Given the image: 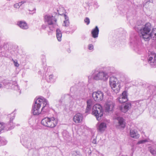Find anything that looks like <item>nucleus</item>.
I'll list each match as a JSON object with an SVG mask.
<instances>
[{
	"mask_svg": "<svg viewBox=\"0 0 156 156\" xmlns=\"http://www.w3.org/2000/svg\"><path fill=\"white\" fill-rule=\"evenodd\" d=\"M91 74L92 76H90L88 77L89 81H90L92 78L96 80L105 81L107 80L109 77L108 73L103 71L94 70L92 72Z\"/></svg>",
	"mask_w": 156,
	"mask_h": 156,
	"instance_id": "obj_1",
	"label": "nucleus"
},
{
	"mask_svg": "<svg viewBox=\"0 0 156 156\" xmlns=\"http://www.w3.org/2000/svg\"><path fill=\"white\" fill-rule=\"evenodd\" d=\"M151 25L149 23H147L140 29V37L145 41H148L151 37Z\"/></svg>",
	"mask_w": 156,
	"mask_h": 156,
	"instance_id": "obj_2",
	"label": "nucleus"
},
{
	"mask_svg": "<svg viewBox=\"0 0 156 156\" xmlns=\"http://www.w3.org/2000/svg\"><path fill=\"white\" fill-rule=\"evenodd\" d=\"M103 113L102 107L100 105L97 104L93 106L92 114L95 116L98 120L99 121L101 119Z\"/></svg>",
	"mask_w": 156,
	"mask_h": 156,
	"instance_id": "obj_3",
	"label": "nucleus"
},
{
	"mask_svg": "<svg viewBox=\"0 0 156 156\" xmlns=\"http://www.w3.org/2000/svg\"><path fill=\"white\" fill-rule=\"evenodd\" d=\"M44 22L49 26L50 29L51 30H53L54 27H56V20L52 16L46 15L45 16Z\"/></svg>",
	"mask_w": 156,
	"mask_h": 156,
	"instance_id": "obj_4",
	"label": "nucleus"
},
{
	"mask_svg": "<svg viewBox=\"0 0 156 156\" xmlns=\"http://www.w3.org/2000/svg\"><path fill=\"white\" fill-rule=\"evenodd\" d=\"M117 79L114 77L112 76L110 78L109 84L112 88L116 93L119 92L120 89V85L117 83Z\"/></svg>",
	"mask_w": 156,
	"mask_h": 156,
	"instance_id": "obj_5",
	"label": "nucleus"
},
{
	"mask_svg": "<svg viewBox=\"0 0 156 156\" xmlns=\"http://www.w3.org/2000/svg\"><path fill=\"white\" fill-rule=\"evenodd\" d=\"M35 103L37 105L39 104L40 107L42 105L43 107L41 109V111L44 110V112L46 111L48 107V105L47 100L43 97H40L38 98L36 100L35 99Z\"/></svg>",
	"mask_w": 156,
	"mask_h": 156,
	"instance_id": "obj_6",
	"label": "nucleus"
},
{
	"mask_svg": "<svg viewBox=\"0 0 156 156\" xmlns=\"http://www.w3.org/2000/svg\"><path fill=\"white\" fill-rule=\"evenodd\" d=\"M148 62L152 67H156V54L151 52L148 57Z\"/></svg>",
	"mask_w": 156,
	"mask_h": 156,
	"instance_id": "obj_7",
	"label": "nucleus"
},
{
	"mask_svg": "<svg viewBox=\"0 0 156 156\" xmlns=\"http://www.w3.org/2000/svg\"><path fill=\"white\" fill-rule=\"evenodd\" d=\"M115 105V104L113 101L109 100H108L104 105L105 111L108 112L112 111Z\"/></svg>",
	"mask_w": 156,
	"mask_h": 156,
	"instance_id": "obj_8",
	"label": "nucleus"
},
{
	"mask_svg": "<svg viewBox=\"0 0 156 156\" xmlns=\"http://www.w3.org/2000/svg\"><path fill=\"white\" fill-rule=\"evenodd\" d=\"M92 96L95 101L99 102L103 100L104 94L101 91H98L93 93Z\"/></svg>",
	"mask_w": 156,
	"mask_h": 156,
	"instance_id": "obj_9",
	"label": "nucleus"
},
{
	"mask_svg": "<svg viewBox=\"0 0 156 156\" xmlns=\"http://www.w3.org/2000/svg\"><path fill=\"white\" fill-rule=\"evenodd\" d=\"M40 105L39 104L37 105L34 103V105H33L32 109V112L34 115H37L41 113L42 111L41 110V111H40Z\"/></svg>",
	"mask_w": 156,
	"mask_h": 156,
	"instance_id": "obj_10",
	"label": "nucleus"
},
{
	"mask_svg": "<svg viewBox=\"0 0 156 156\" xmlns=\"http://www.w3.org/2000/svg\"><path fill=\"white\" fill-rule=\"evenodd\" d=\"M119 102L121 103L126 102L128 99L127 97V92L126 91H124L119 97L118 98Z\"/></svg>",
	"mask_w": 156,
	"mask_h": 156,
	"instance_id": "obj_11",
	"label": "nucleus"
},
{
	"mask_svg": "<svg viewBox=\"0 0 156 156\" xmlns=\"http://www.w3.org/2000/svg\"><path fill=\"white\" fill-rule=\"evenodd\" d=\"M49 120L48 127L54 128L56 126L58 122L56 118L54 117L49 118Z\"/></svg>",
	"mask_w": 156,
	"mask_h": 156,
	"instance_id": "obj_12",
	"label": "nucleus"
},
{
	"mask_svg": "<svg viewBox=\"0 0 156 156\" xmlns=\"http://www.w3.org/2000/svg\"><path fill=\"white\" fill-rule=\"evenodd\" d=\"M82 115L80 113H78L74 116L73 118V120L76 123H80L82 121Z\"/></svg>",
	"mask_w": 156,
	"mask_h": 156,
	"instance_id": "obj_13",
	"label": "nucleus"
},
{
	"mask_svg": "<svg viewBox=\"0 0 156 156\" xmlns=\"http://www.w3.org/2000/svg\"><path fill=\"white\" fill-rule=\"evenodd\" d=\"M131 107V104L130 103H127L125 105L121 106L120 109V110L124 113L126 112Z\"/></svg>",
	"mask_w": 156,
	"mask_h": 156,
	"instance_id": "obj_14",
	"label": "nucleus"
},
{
	"mask_svg": "<svg viewBox=\"0 0 156 156\" xmlns=\"http://www.w3.org/2000/svg\"><path fill=\"white\" fill-rule=\"evenodd\" d=\"M106 127V123L105 122H102L98 124L97 129L100 132H102L104 131Z\"/></svg>",
	"mask_w": 156,
	"mask_h": 156,
	"instance_id": "obj_15",
	"label": "nucleus"
},
{
	"mask_svg": "<svg viewBox=\"0 0 156 156\" xmlns=\"http://www.w3.org/2000/svg\"><path fill=\"white\" fill-rule=\"evenodd\" d=\"M130 135L131 137L137 139L138 138L140 135L138 133L137 131L136 130L131 129L130 131Z\"/></svg>",
	"mask_w": 156,
	"mask_h": 156,
	"instance_id": "obj_16",
	"label": "nucleus"
},
{
	"mask_svg": "<svg viewBox=\"0 0 156 156\" xmlns=\"http://www.w3.org/2000/svg\"><path fill=\"white\" fill-rule=\"evenodd\" d=\"M17 24L21 29L26 30L28 28V26L27 23L23 21H19L17 22Z\"/></svg>",
	"mask_w": 156,
	"mask_h": 156,
	"instance_id": "obj_17",
	"label": "nucleus"
},
{
	"mask_svg": "<svg viewBox=\"0 0 156 156\" xmlns=\"http://www.w3.org/2000/svg\"><path fill=\"white\" fill-rule=\"evenodd\" d=\"M99 30L97 26H96L95 28L93 29L91 31V34L93 37L97 38L98 36Z\"/></svg>",
	"mask_w": 156,
	"mask_h": 156,
	"instance_id": "obj_18",
	"label": "nucleus"
},
{
	"mask_svg": "<svg viewBox=\"0 0 156 156\" xmlns=\"http://www.w3.org/2000/svg\"><path fill=\"white\" fill-rule=\"evenodd\" d=\"M118 120L119 126L122 128H124L125 126V122L124 119L122 117L118 118Z\"/></svg>",
	"mask_w": 156,
	"mask_h": 156,
	"instance_id": "obj_19",
	"label": "nucleus"
},
{
	"mask_svg": "<svg viewBox=\"0 0 156 156\" xmlns=\"http://www.w3.org/2000/svg\"><path fill=\"white\" fill-rule=\"evenodd\" d=\"M87 106L85 112L88 113L91 109L92 106V102L90 100H89L87 101Z\"/></svg>",
	"mask_w": 156,
	"mask_h": 156,
	"instance_id": "obj_20",
	"label": "nucleus"
},
{
	"mask_svg": "<svg viewBox=\"0 0 156 156\" xmlns=\"http://www.w3.org/2000/svg\"><path fill=\"white\" fill-rule=\"evenodd\" d=\"M49 121V118H45L42 120L41 123L44 126L48 127V123Z\"/></svg>",
	"mask_w": 156,
	"mask_h": 156,
	"instance_id": "obj_21",
	"label": "nucleus"
},
{
	"mask_svg": "<svg viewBox=\"0 0 156 156\" xmlns=\"http://www.w3.org/2000/svg\"><path fill=\"white\" fill-rule=\"evenodd\" d=\"M56 36L58 40L60 41L62 40V33L61 30L58 29L56 30Z\"/></svg>",
	"mask_w": 156,
	"mask_h": 156,
	"instance_id": "obj_22",
	"label": "nucleus"
},
{
	"mask_svg": "<svg viewBox=\"0 0 156 156\" xmlns=\"http://www.w3.org/2000/svg\"><path fill=\"white\" fill-rule=\"evenodd\" d=\"M151 37L154 40H156V28L152 29L151 32Z\"/></svg>",
	"mask_w": 156,
	"mask_h": 156,
	"instance_id": "obj_23",
	"label": "nucleus"
},
{
	"mask_svg": "<svg viewBox=\"0 0 156 156\" xmlns=\"http://www.w3.org/2000/svg\"><path fill=\"white\" fill-rule=\"evenodd\" d=\"M64 15L65 18V20L64 21L63 26L66 27H68L69 26V24L68 18L66 16V14Z\"/></svg>",
	"mask_w": 156,
	"mask_h": 156,
	"instance_id": "obj_24",
	"label": "nucleus"
},
{
	"mask_svg": "<svg viewBox=\"0 0 156 156\" xmlns=\"http://www.w3.org/2000/svg\"><path fill=\"white\" fill-rule=\"evenodd\" d=\"M7 142V141L4 138L0 136V146L5 145Z\"/></svg>",
	"mask_w": 156,
	"mask_h": 156,
	"instance_id": "obj_25",
	"label": "nucleus"
},
{
	"mask_svg": "<svg viewBox=\"0 0 156 156\" xmlns=\"http://www.w3.org/2000/svg\"><path fill=\"white\" fill-rule=\"evenodd\" d=\"M12 88L16 90H20L19 89V87L18 86L16 82V81H13L12 82Z\"/></svg>",
	"mask_w": 156,
	"mask_h": 156,
	"instance_id": "obj_26",
	"label": "nucleus"
},
{
	"mask_svg": "<svg viewBox=\"0 0 156 156\" xmlns=\"http://www.w3.org/2000/svg\"><path fill=\"white\" fill-rule=\"evenodd\" d=\"M6 126V125L4 123L0 122V132L4 130Z\"/></svg>",
	"mask_w": 156,
	"mask_h": 156,
	"instance_id": "obj_27",
	"label": "nucleus"
},
{
	"mask_svg": "<svg viewBox=\"0 0 156 156\" xmlns=\"http://www.w3.org/2000/svg\"><path fill=\"white\" fill-rule=\"evenodd\" d=\"M58 12L59 15H62L64 14V12H65V10L62 7L59 9L58 10Z\"/></svg>",
	"mask_w": 156,
	"mask_h": 156,
	"instance_id": "obj_28",
	"label": "nucleus"
},
{
	"mask_svg": "<svg viewBox=\"0 0 156 156\" xmlns=\"http://www.w3.org/2000/svg\"><path fill=\"white\" fill-rule=\"evenodd\" d=\"M150 151L151 153L153 155L156 154V148L151 147L150 149Z\"/></svg>",
	"mask_w": 156,
	"mask_h": 156,
	"instance_id": "obj_29",
	"label": "nucleus"
},
{
	"mask_svg": "<svg viewBox=\"0 0 156 156\" xmlns=\"http://www.w3.org/2000/svg\"><path fill=\"white\" fill-rule=\"evenodd\" d=\"M148 140L147 139H145L144 140H141L139 141L137 143V144H142L146 142H147Z\"/></svg>",
	"mask_w": 156,
	"mask_h": 156,
	"instance_id": "obj_30",
	"label": "nucleus"
},
{
	"mask_svg": "<svg viewBox=\"0 0 156 156\" xmlns=\"http://www.w3.org/2000/svg\"><path fill=\"white\" fill-rule=\"evenodd\" d=\"M84 22L87 25L89 24L90 23L89 19L88 17H86L84 20Z\"/></svg>",
	"mask_w": 156,
	"mask_h": 156,
	"instance_id": "obj_31",
	"label": "nucleus"
},
{
	"mask_svg": "<svg viewBox=\"0 0 156 156\" xmlns=\"http://www.w3.org/2000/svg\"><path fill=\"white\" fill-rule=\"evenodd\" d=\"M12 60L15 66L18 67L19 65L17 62V61L16 60H14L13 59H12Z\"/></svg>",
	"mask_w": 156,
	"mask_h": 156,
	"instance_id": "obj_32",
	"label": "nucleus"
},
{
	"mask_svg": "<svg viewBox=\"0 0 156 156\" xmlns=\"http://www.w3.org/2000/svg\"><path fill=\"white\" fill-rule=\"evenodd\" d=\"M53 75H50L48 76V82H50L53 79Z\"/></svg>",
	"mask_w": 156,
	"mask_h": 156,
	"instance_id": "obj_33",
	"label": "nucleus"
},
{
	"mask_svg": "<svg viewBox=\"0 0 156 156\" xmlns=\"http://www.w3.org/2000/svg\"><path fill=\"white\" fill-rule=\"evenodd\" d=\"M78 153V152L76 151H73L72 152V154L73 156H74V155L75 156H79V155Z\"/></svg>",
	"mask_w": 156,
	"mask_h": 156,
	"instance_id": "obj_34",
	"label": "nucleus"
},
{
	"mask_svg": "<svg viewBox=\"0 0 156 156\" xmlns=\"http://www.w3.org/2000/svg\"><path fill=\"white\" fill-rule=\"evenodd\" d=\"M35 10L36 9L35 8H34L32 10H31L30 9L29 10V13L30 14H33L34 13H35Z\"/></svg>",
	"mask_w": 156,
	"mask_h": 156,
	"instance_id": "obj_35",
	"label": "nucleus"
},
{
	"mask_svg": "<svg viewBox=\"0 0 156 156\" xmlns=\"http://www.w3.org/2000/svg\"><path fill=\"white\" fill-rule=\"evenodd\" d=\"M94 47L92 44H90L88 45V49L89 50H92L93 49Z\"/></svg>",
	"mask_w": 156,
	"mask_h": 156,
	"instance_id": "obj_36",
	"label": "nucleus"
},
{
	"mask_svg": "<svg viewBox=\"0 0 156 156\" xmlns=\"http://www.w3.org/2000/svg\"><path fill=\"white\" fill-rule=\"evenodd\" d=\"M47 27V25L45 24H43L42 25V28L43 29H45Z\"/></svg>",
	"mask_w": 156,
	"mask_h": 156,
	"instance_id": "obj_37",
	"label": "nucleus"
},
{
	"mask_svg": "<svg viewBox=\"0 0 156 156\" xmlns=\"http://www.w3.org/2000/svg\"><path fill=\"white\" fill-rule=\"evenodd\" d=\"M19 4H18V3H16L14 5V7L15 8H19Z\"/></svg>",
	"mask_w": 156,
	"mask_h": 156,
	"instance_id": "obj_38",
	"label": "nucleus"
},
{
	"mask_svg": "<svg viewBox=\"0 0 156 156\" xmlns=\"http://www.w3.org/2000/svg\"><path fill=\"white\" fill-rule=\"evenodd\" d=\"M154 87L153 85H150L149 86V88L150 90H151L152 89H154Z\"/></svg>",
	"mask_w": 156,
	"mask_h": 156,
	"instance_id": "obj_39",
	"label": "nucleus"
},
{
	"mask_svg": "<svg viewBox=\"0 0 156 156\" xmlns=\"http://www.w3.org/2000/svg\"><path fill=\"white\" fill-rule=\"evenodd\" d=\"M94 5H96V7H97L98 6V3L97 2L94 3Z\"/></svg>",
	"mask_w": 156,
	"mask_h": 156,
	"instance_id": "obj_40",
	"label": "nucleus"
},
{
	"mask_svg": "<svg viewBox=\"0 0 156 156\" xmlns=\"http://www.w3.org/2000/svg\"><path fill=\"white\" fill-rule=\"evenodd\" d=\"M18 4H19V7H20V6L22 5V3H21V2H19V3H18Z\"/></svg>",
	"mask_w": 156,
	"mask_h": 156,
	"instance_id": "obj_41",
	"label": "nucleus"
},
{
	"mask_svg": "<svg viewBox=\"0 0 156 156\" xmlns=\"http://www.w3.org/2000/svg\"><path fill=\"white\" fill-rule=\"evenodd\" d=\"M59 105H61L62 102L61 101V100H59Z\"/></svg>",
	"mask_w": 156,
	"mask_h": 156,
	"instance_id": "obj_42",
	"label": "nucleus"
},
{
	"mask_svg": "<svg viewBox=\"0 0 156 156\" xmlns=\"http://www.w3.org/2000/svg\"><path fill=\"white\" fill-rule=\"evenodd\" d=\"M21 2V3H22V4H23V3L26 2L25 1H22V2Z\"/></svg>",
	"mask_w": 156,
	"mask_h": 156,
	"instance_id": "obj_43",
	"label": "nucleus"
},
{
	"mask_svg": "<svg viewBox=\"0 0 156 156\" xmlns=\"http://www.w3.org/2000/svg\"><path fill=\"white\" fill-rule=\"evenodd\" d=\"M74 88V87H71V88H70V90H73V89Z\"/></svg>",
	"mask_w": 156,
	"mask_h": 156,
	"instance_id": "obj_44",
	"label": "nucleus"
},
{
	"mask_svg": "<svg viewBox=\"0 0 156 156\" xmlns=\"http://www.w3.org/2000/svg\"><path fill=\"white\" fill-rule=\"evenodd\" d=\"M149 2H151L152 3L153 2V0H149Z\"/></svg>",
	"mask_w": 156,
	"mask_h": 156,
	"instance_id": "obj_45",
	"label": "nucleus"
},
{
	"mask_svg": "<svg viewBox=\"0 0 156 156\" xmlns=\"http://www.w3.org/2000/svg\"><path fill=\"white\" fill-rule=\"evenodd\" d=\"M9 83V81H6V83L7 84H8V83Z\"/></svg>",
	"mask_w": 156,
	"mask_h": 156,
	"instance_id": "obj_46",
	"label": "nucleus"
},
{
	"mask_svg": "<svg viewBox=\"0 0 156 156\" xmlns=\"http://www.w3.org/2000/svg\"><path fill=\"white\" fill-rule=\"evenodd\" d=\"M66 33L67 34H69V31H66Z\"/></svg>",
	"mask_w": 156,
	"mask_h": 156,
	"instance_id": "obj_47",
	"label": "nucleus"
},
{
	"mask_svg": "<svg viewBox=\"0 0 156 156\" xmlns=\"http://www.w3.org/2000/svg\"><path fill=\"white\" fill-rule=\"evenodd\" d=\"M2 87V85L0 83V88Z\"/></svg>",
	"mask_w": 156,
	"mask_h": 156,
	"instance_id": "obj_48",
	"label": "nucleus"
},
{
	"mask_svg": "<svg viewBox=\"0 0 156 156\" xmlns=\"http://www.w3.org/2000/svg\"><path fill=\"white\" fill-rule=\"evenodd\" d=\"M93 143H94V144L95 143V141H94H94H93Z\"/></svg>",
	"mask_w": 156,
	"mask_h": 156,
	"instance_id": "obj_49",
	"label": "nucleus"
},
{
	"mask_svg": "<svg viewBox=\"0 0 156 156\" xmlns=\"http://www.w3.org/2000/svg\"><path fill=\"white\" fill-rule=\"evenodd\" d=\"M11 121V119H10V121Z\"/></svg>",
	"mask_w": 156,
	"mask_h": 156,
	"instance_id": "obj_50",
	"label": "nucleus"
}]
</instances>
